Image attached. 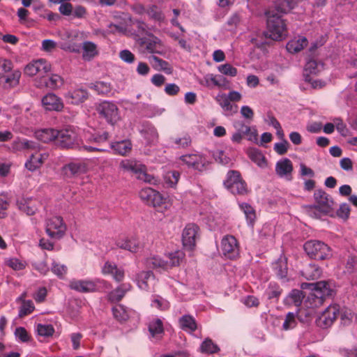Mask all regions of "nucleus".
<instances>
[{
    "label": "nucleus",
    "mask_w": 357,
    "mask_h": 357,
    "mask_svg": "<svg viewBox=\"0 0 357 357\" xmlns=\"http://www.w3.org/2000/svg\"><path fill=\"white\" fill-rule=\"evenodd\" d=\"M51 69L50 64L45 59H38L27 64L24 68V73L29 76L37 74L43 76Z\"/></svg>",
    "instance_id": "dca6fc26"
},
{
    "label": "nucleus",
    "mask_w": 357,
    "mask_h": 357,
    "mask_svg": "<svg viewBox=\"0 0 357 357\" xmlns=\"http://www.w3.org/2000/svg\"><path fill=\"white\" fill-rule=\"evenodd\" d=\"M58 130L52 128H45L38 130L35 132L37 139L44 143L54 141L56 144Z\"/></svg>",
    "instance_id": "cd10ccee"
},
{
    "label": "nucleus",
    "mask_w": 357,
    "mask_h": 357,
    "mask_svg": "<svg viewBox=\"0 0 357 357\" xmlns=\"http://www.w3.org/2000/svg\"><path fill=\"white\" fill-rule=\"evenodd\" d=\"M297 325L296 314L294 312H288L286 315L282 328L284 331L293 329Z\"/></svg>",
    "instance_id": "bf43d9fd"
},
{
    "label": "nucleus",
    "mask_w": 357,
    "mask_h": 357,
    "mask_svg": "<svg viewBox=\"0 0 357 357\" xmlns=\"http://www.w3.org/2000/svg\"><path fill=\"white\" fill-rule=\"evenodd\" d=\"M96 287L95 281L91 280H72L69 283L71 289L81 293L93 292Z\"/></svg>",
    "instance_id": "6ab92c4d"
},
{
    "label": "nucleus",
    "mask_w": 357,
    "mask_h": 357,
    "mask_svg": "<svg viewBox=\"0 0 357 357\" xmlns=\"http://www.w3.org/2000/svg\"><path fill=\"white\" fill-rule=\"evenodd\" d=\"M168 261V268L173 266H178L183 258V254L181 252L177 251L170 253Z\"/></svg>",
    "instance_id": "052dcab7"
},
{
    "label": "nucleus",
    "mask_w": 357,
    "mask_h": 357,
    "mask_svg": "<svg viewBox=\"0 0 357 357\" xmlns=\"http://www.w3.org/2000/svg\"><path fill=\"white\" fill-rule=\"evenodd\" d=\"M86 165L82 162H71L63 167L64 174L68 177L77 176L86 173Z\"/></svg>",
    "instance_id": "412c9836"
},
{
    "label": "nucleus",
    "mask_w": 357,
    "mask_h": 357,
    "mask_svg": "<svg viewBox=\"0 0 357 357\" xmlns=\"http://www.w3.org/2000/svg\"><path fill=\"white\" fill-rule=\"evenodd\" d=\"M96 111L99 116L107 123L114 126L121 119L120 112L117 105L111 101H102L98 104Z\"/></svg>",
    "instance_id": "0eeeda50"
},
{
    "label": "nucleus",
    "mask_w": 357,
    "mask_h": 357,
    "mask_svg": "<svg viewBox=\"0 0 357 357\" xmlns=\"http://www.w3.org/2000/svg\"><path fill=\"white\" fill-rule=\"evenodd\" d=\"M221 249L223 255L231 259L236 258L239 255L238 241L232 235H226L222 238Z\"/></svg>",
    "instance_id": "f8f14e48"
},
{
    "label": "nucleus",
    "mask_w": 357,
    "mask_h": 357,
    "mask_svg": "<svg viewBox=\"0 0 357 357\" xmlns=\"http://www.w3.org/2000/svg\"><path fill=\"white\" fill-rule=\"evenodd\" d=\"M9 207V202L6 195H0V218H5L7 216V210Z\"/></svg>",
    "instance_id": "338daca9"
},
{
    "label": "nucleus",
    "mask_w": 357,
    "mask_h": 357,
    "mask_svg": "<svg viewBox=\"0 0 357 357\" xmlns=\"http://www.w3.org/2000/svg\"><path fill=\"white\" fill-rule=\"evenodd\" d=\"M351 208L348 204L343 203L340 204V208L337 211V215L339 218L347 220L349 217Z\"/></svg>",
    "instance_id": "774afa93"
},
{
    "label": "nucleus",
    "mask_w": 357,
    "mask_h": 357,
    "mask_svg": "<svg viewBox=\"0 0 357 357\" xmlns=\"http://www.w3.org/2000/svg\"><path fill=\"white\" fill-rule=\"evenodd\" d=\"M45 231L50 238L60 239L66 233V225L61 216H54L47 220Z\"/></svg>",
    "instance_id": "1a4fd4ad"
},
{
    "label": "nucleus",
    "mask_w": 357,
    "mask_h": 357,
    "mask_svg": "<svg viewBox=\"0 0 357 357\" xmlns=\"http://www.w3.org/2000/svg\"><path fill=\"white\" fill-rule=\"evenodd\" d=\"M219 351V347L210 338H206L200 345V351L204 354H213Z\"/></svg>",
    "instance_id": "a19ab883"
},
{
    "label": "nucleus",
    "mask_w": 357,
    "mask_h": 357,
    "mask_svg": "<svg viewBox=\"0 0 357 357\" xmlns=\"http://www.w3.org/2000/svg\"><path fill=\"white\" fill-rule=\"evenodd\" d=\"M239 207L245 214L248 223L252 225L256 219L255 210L247 203L239 204Z\"/></svg>",
    "instance_id": "49530a36"
},
{
    "label": "nucleus",
    "mask_w": 357,
    "mask_h": 357,
    "mask_svg": "<svg viewBox=\"0 0 357 357\" xmlns=\"http://www.w3.org/2000/svg\"><path fill=\"white\" fill-rule=\"evenodd\" d=\"M340 314V306L337 304L329 305L317 319V325L322 328L331 327Z\"/></svg>",
    "instance_id": "9d476101"
},
{
    "label": "nucleus",
    "mask_w": 357,
    "mask_h": 357,
    "mask_svg": "<svg viewBox=\"0 0 357 357\" xmlns=\"http://www.w3.org/2000/svg\"><path fill=\"white\" fill-rule=\"evenodd\" d=\"M17 206L21 211L25 213L28 215H32L36 211V208L31 201L22 200L17 202Z\"/></svg>",
    "instance_id": "864d4df0"
},
{
    "label": "nucleus",
    "mask_w": 357,
    "mask_h": 357,
    "mask_svg": "<svg viewBox=\"0 0 357 357\" xmlns=\"http://www.w3.org/2000/svg\"><path fill=\"white\" fill-rule=\"evenodd\" d=\"M303 248L307 256L315 260H324L331 255L330 247L321 241H307L304 243Z\"/></svg>",
    "instance_id": "20e7f679"
},
{
    "label": "nucleus",
    "mask_w": 357,
    "mask_h": 357,
    "mask_svg": "<svg viewBox=\"0 0 357 357\" xmlns=\"http://www.w3.org/2000/svg\"><path fill=\"white\" fill-rule=\"evenodd\" d=\"M81 45L74 43L73 40L65 42L61 45V49L70 52L79 53L81 50Z\"/></svg>",
    "instance_id": "69168bd1"
},
{
    "label": "nucleus",
    "mask_w": 357,
    "mask_h": 357,
    "mask_svg": "<svg viewBox=\"0 0 357 357\" xmlns=\"http://www.w3.org/2000/svg\"><path fill=\"white\" fill-rule=\"evenodd\" d=\"M137 285L144 291H150L155 283V278L151 271H143L137 275Z\"/></svg>",
    "instance_id": "b1692460"
},
{
    "label": "nucleus",
    "mask_w": 357,
    "mask_h": 357,
    "mask_svg": "<svg viewBox=\"0 0 357 357\" xmlns=\"http://www.w3.org/2000/svg\"><path fill=\"white\" fill-rule=\"evenodd\" d=\"M140 43L147 52L163 55L165 53L162 41L153 34L149 35L140 39Z\"/></svg>",
    "instance_id": "4468645a"
},
{
    "label": "nucleus",
    "mask_w": 357,
    "mask_h": 357,
    "mask_svg": "<svg viewBox=\"0 0 357 357\" xmlns=\"http://www.w3.org/2000/svg\"><path fill=\"white\" fill-rule=\"evenodd\" d=\"M36 143L27 139H17L13 142V148L17 151H31L37 148Z\"/></svg>",
    "instance_id": "4c0bfd02"
},
{
    "label": "nucleus",
    "mask_w": 357,
    "mask_h": 357,
    "mask_svg": "<svg viewBox=\"0 0 357 357\" xmlns=\"http://www.w3.org/2000/svg\"><path fill=\"white\" fill-rule=\"evenodd\" d=\"M131 289V285L129 283H123L117 288L112 291L108 294V300L112 303H116L121 301L126 294Z\"/></svg>",
    "instance_id": "c85d7f7f"
},
{
    "label": "nucleus",
    "mask_w": 357,
    "mask_h": 357,
    "mask_svg": "<svg viewBox=\"0 0 357 357\" xmlns=\"http://www.w3.org/2000/svg\"><path fill=\"white\" fill-rule=\"evenodd\" d=\"M308 287L310 292L306 291L304 301L305 305L307 308H316L321 306L325 299L332 295L333 290L326 281H319L316 283H304L302 287Z\"/></svg>",
    "instance_id": "f257e3e1"
},
{
    "label": "nucleus",
    "mask_w": 357,
    "mask_h": 357,
    "mask_svg": "<svg viewBox=\"0 0 357 357\" xmlns=\"http://www.w3.org/2000/svg\"><path fill=\"white\" fill-rule=\"evenodd\" d=\"M322 65L313 59H309L305 66L303 77L306 82L312 81L311 75H317L321 70Z\"/></svg>",
    "instance_id": "bb28decb"
},
{
    "label": "nucleus",
    "mask_w": 357,
    "mask_h": 357,
    "mask_svg": "<svg viewBox=\"0 0 357 357\" xmlns=\"http://www.w3.org/2000/svg\"><path fill=\"white\" fill-rule=\"evenodd\" d=\"M44 107L47 110L61 111L63 107L61 100L54 93H48L42 99Z\"/></svg>",
    "instance_id": "5701e85b"
},
{
    "label": "nucleus",
    "mask_w": 357,
    "mask_h": 357,
    "mask_svg": "<svg viewBox=\"0 0 357 357\" xmlns=\"http://www.w3.org/2000/svg\"><path fill=\"white\" fill-rule=\"evenodd\" d=\"M114 151L121 155H126L132 150V143L129 140H123L112 143L110 145Z\"/></svg>",
    "instance_id": "72a5a7b5"
},
{
    "label": "nucleus",
    "mask_w": 357,
    "mask_h": 357,
    "mask_svg": "<svg viewBox=\"0 0 357 357\" xmlns=\"http://www.w3.org/2000/svg\"><path fill=\"white\" fill-rule=\"evenodd\" d=\"M267 33L274 40H282L287 36L286 24L281 16L267 13Z\"/></svg>",
    "instance_id": "f03ea898"
},
{
    "label": "nucleus",
    "mask_w": 357,
    "mask_h": 357,
    "mask_svg": "<svg viewBox=\"0 0 357 357\" xmlns=\"http://www.w3.org/2000/svg\"><path fill=\"white\" fill-rule=\"evenodd\" d=\"M38 335L45 337H52L54 333V328L51 324H38L36 326Z\"/></svg>",
    "instance_id": "3c124183"
},
{
    "label": "nucleus",
    "mask_w": 357,
    "mask_h": 357,
    "mask_svg": "<svg viewBox=\"0 0 357 357\" xmlns=\"http://www.w3.org/2000/svg\"><path fill=\"white\" fill-rule=\"evenodd\" d=\"M180 327L182 330L188 333H193L197 328V324L195 318L191 315H183L179 319Z\"/></svg>",
    "instance_id": "473e14b6"
},
{
    "label": "nucleus",
    "mask_w": 357,
    "mask_h": 357,
    "mask_svg": "<svg viewBox=\"0 0 357 357\" xmlns=\"http://www.w3.org/2000/svg\"><path fill=\"white\" fill-rule=\"evenodd\" d=\"M233 126L235 130L242 133L248 140L257 142L258 133L255 127L250 126L242 120L235 121Z\"/></svg>",
    "instance_id": "a211bd4d"
},
{
    "label": "nucleus",
    "mask_w": 357,
    "mask_h": 357,
    "mask_svg": "<svg viewBox=\"0 0 357 357\" xmlns=\"http://www.w3.org/2000/svg\"><path fill=\"white\" fill-rule=\"evenodd\" d=\"M151 306L160 310H166L169 307V303L160 296L155 295L153 296Z\"/></svg>",
    "instance_id": "5fc2aeb1"
},
{
    "label": "nucleus",
    "mask_w": 357,
    "mask_h": 357,
    "mask_svg": "<svg viewBox=\"0 0 357 357\" xmlns=\"http://www.w3.org/2000/svg\"><path fill=\"white\" fill-rule=\"evenodd\" d=\"M146 13L148 14L150 18L155 21L162 22L164 20V15L162 14L160 9L156 6H150L147 9Z\"/></svg>",
    "instance_id": "6e6d98bb"
},
{
    "label": "nucleus",
    "mask_w": 357,
    "mask_h": 357,
    "mask_svg": "<svg viewBox=\"0 0 357 357\" xmlns=\"http://www.w3.org/2000/svg\"><path fill=\"white\" fill-rule=\"evenodd\" d=\"M116 245L118 248L128 250L131 252H137L140 248V243L135 238H124L119 239Z\"/></svg>",
    "instance_id": "a878e982"
},
{
    "label": "nucleus",
    "mask_w": 357,
    "mask_h": 357,
    "mask_svg": "<svg viewBox=\"0 0 357 357\" xmlns=\"http://www.w3.org/2000/svg\"><path fill=\"white\" fill-rule=\"evenodd\" d=\"M36 149H31L29 159L26 162L25 167L31 172L39 169L50 156L49 151L36 143Z\"/></svg>",
    "instance_id": "6e6552de"
},
{
    "label": "nucleus",
    "mask_w": 357,
    "mask_h": 357,
    "mask_svg": "<svg viewBox=\"0 0 357 357\" xmlns=\"http://www.w3.org/2000/svg\"><path fill=\"white\" fill-rule=\"evenodd\" d=\"M152 67L158 71H163L167 75L173 72V68L169 62L165 61L156 56H151L149 58Z\"/></svg>",
    "instance_id": "7c9ffc66"
},
{
    "label": "nucleus",
    "mask_w": 357,
    "mask_h": 357,
    "mask_svg": "<svg viewBox=\"0 0 357 357\" xmlns=\"http://www.w3.org/2000/svg\"><path fill=\"white\" fill-rule=\"evenodd\" d=\"M302 273L306 279L315 280L320 276L321 271L317 265L310 264L304 268Z\"/></svg>",
    "instance_id": "79ce46f5"
},
{
    "label": "nucleus",
    "mask_w": 357,
    "mask_h": 357,
    "mask_svg": "<svg viewBox=\"0 0 357 357\" xmlns=\"http://www.w3.org/2000/svg\"><path fill=\"white\" fill-rule=\"evenodd\" d=\"M314 197L316 202L314 208L324 214H327L331 211L333 202L329 199L328 195L326 192L317 190L314 193Z\"/></svg>",
    "instance_id": "2eb2a0df"
},
{
    "label": "nucleus",
    "mask_w": 357,
    "mask_h": 357,
    "mask_svg": "<svg viewBox=\"0 0 357 357\" xmlns=\"http://www.w3.org/2000/svg\"><path fill=\"white\" fill-rule=\"evenodd\" d=\"M89 88L96 91L99 95L109 96L112 91L110 83L102 81L91 83Z\"/></svg>",
    "instance_id": "e433bc0d"
},
{
    "label": "nucleus",
    "mask_w": 357,
    "mask_h": 357,
    "mask_svg": "<svg viewBox=\"0 0 357 357\" xmlns=\"http://www.w3.org/2000/svg\"><path fill=\"white\" fill-rule=\"evenodd\" d=\"M112 314L114 319L120 323L126 321L129 315L126 307L122 305H117L112 307Z\"/></svg>",
    "instance_id": "c03bdc74"
},
{
    "label": "nucleus",
    "mask_w": 357,
    "mask_h": 357,
    "mask_svg": "<svg viewBox=\"0 0 357 357\" xmlns=\"http://www.w3.org/2000/svg\"><path fill=\"white\" fill-rule=\"evenodd\" d=\"M224 186L233 195H245L248 193V187L241 173L236 170H229L224 181Z\"/></svg>",
    "instance_id": "423d86ee"
},
{
    "label": "nucleus",
    "mask_w": 357,
    "mask_h": 357,
    "mask_svg": "<svg viewBox=\"0 0 357 357\" xmlns=\"http://www.w3.org/2000/svg\"><path fill=\"white\" fill-rule=\"evenodd\" d=\"M24 296V294H22L19 300L22 301V305L20 308L19 311V317L22 318L25 316H27L32 313L35 309L34 304L32 301L31 300H24L23 299V297Z\"/></svg>",
    "instance_id": "ea45409f"
},
{
    "label": "nucleus",
    "mask_w": 357,
    "mask_h": 357,
    "mask_svg": "<svg viewBox=\"0 0 357 357\" xmlns=\"http://www.w3.org/2000/svg\"><path fill=\"white\" fill-rule=\"evenodd\" d=\"M89 97V91L83 87H78L69 91L64 95L67 103L76 105L83 103L88 100Z\"/></svg>",
    "instance_id": "f3484780"
},
{
    "label": "nucleus",
    "mask_w": 357,
    "mask_h": 357,
    "mask_svg": "<svg viewBox=\"0 0 357 357\" xmlns=\"http://www.w3.org/2000/svg\"><path fill=\"white\" fill-rule=\"evenodd\" d=\"M147 265L152 268L168 269V261L161 259L160 257L154 256L147 259Z\"/></svg>",
    "instance_id": "de8ad7c7"
},
{
    "label": "nucleus",
    "mask_w": 357,
    "mask_h": 357,
    "mask_svg": "<svg viewBox=\"0 0 357 357\" xmlns=\"http://www.w3.org/2000/svg\"><path fill=\"white\" fill-rule=\"evenodd\" d=\"M102 272L105 275H111L117 282L123 281L125 277V272L122 268H119L115 264L109 261L104 264Z\"/></svg>",
    "instance_id": "4be33fe9"
},
{
    "label": "nucleus",
    "mask_w": 357,
    "mask_h": 357,
    "mask_svg": "<svg viewBox=\"0 0 357 357\" xmlns=\"http://www.w3.org/2000/svg\"><path fill=\"white\" fill-rule=\"evenodd\" d=\"M149 331L151 337L160 339L164 334L163 323L160 319H154L149 324Z\"/></svg>",
    "instance_id": "2f4dec72"
},
{
    "label": "nucleus",
    "mask_w": 357,
    "mask_h": 357,
    "mask_svg": "<svg viewBox=\"0 0 357 357\" xmlns=\"http://www.w3.org/2000/svg\"><path fill=\"white\" fill-rule=\"evenodd\" d=\"M51 270L59 278L63 279L67 273L68 268L63 264L54 261Z\"/></svg>",
    "instance_id": "680f3d73"
},
{
    "label": "nucleus",
    "mask_w": 357,
    "mask_h": 357,
    "mask_svg": "<svg viewBox=\"0 0 357 357\" xmlns=\"http://www.w3.org/2000/svg\"><path fill=\"white\" fill-rule=\"evenodd\" d=\"M250 159L259 167L264 168L267 166V161L265 156L257 149H251L248 152Z\"/></svg>",
    "instance_id": "58836bf2"
},
{
    "label": "nucleus",
    "mask_w": 357,
    "mask_h": 357,
    "mask_svg": "<svg viewBox=\"0 0 357 357\" xmlns=\"http://www.w3.org/2000/svg\"><path fill=\"white\" fill-rule=\"evenodd\" d=\"M272 269L278 278L285 280L288 273L287 259L284 256H280L277 261L273 263Z\"/></svg>",
    "instance_id": "393cba45"
},
{
    "label": "nucleus",
    "mask_w": 357,
    "mask_h": 357,
    "mask_svg": "<svg viewBox=\"0 0 357 357\" xmlns=\"http://www.w3.org/2000/svg\"><path fill=\"white\" fill-rule=\"evenodd\" d=\"M192 139L188 134L184 133L169 139V144L176 149H185L191 145Z\"/></svg>",
    "instance_id": "c756f323"
},
{
    "label": "nucleus",
    "mask_w": 357,
    "mask_h": 357,
    "mask_svg": "<svg viewBox=\"0 0 357 357\" xmlns=\"http://www.w3.org/2000/svg\"><path fill=\"white\" fill-rule=\"evenodd\" d=\"M21 77V73L19 70H15L6 77H3L5 79L4 87H14L19 84Z\"/></svg>",
    "instance_id": "603ef678"
},
{
    "label": "nucleus",
    "mask_w": 357,
    "mask_h": 357,
    "mask_svg": "<svg viewBox=\"0 0 357 357\" xmlns=\"http://www.w3.org/2000/svg\"><path fill=\"white\" fill-rule=\"evenodd\" d=\"M142 133L146 142L150 145L154 144L158 140V134L153 126H146L142 130Z\"/></svg>",
    "instance_id": "37998d69"
},
{
    "label": "nucleus",
    "mask_w": 357,
    "mask_h": 357,
    "mask_svg": "<svg viewBox=\"0 0 357 357\" xmlns=\"http://www.w3.org/2000/svg\"><path fill=\"white\" fill-rule=\"evenodd\" d=\"M275 170L279 177L291 180L293 172L292 162L289 158L282 159L276 162Z\"/></svg>",
    "instance_id": "aec40b11"
},
{
    "label": "nucleus",
    "mask_w": 357,
    "mask_h": 357,
    "mask_svg": "<svg viewBox=\"0 0 357 357\" xmlns=\"http://www.w3.org/2000/svg\"><path fill=\"white\" fill-rule=\"evenodd\" d=\"M120 167L124 171L131 172L132 173H138L142 171V166L137 165L135 161L130 160H123L120 163Z\"/></svg>",
    "instance_id": "09e8293b"
},
{
    "label": "nucleus",
    "mask_w": 357,
    "mask_h": 357,
    "mask_svg": "<svg viewBox=\"0 0 357 357\" xmlns=\"http://www.w3.org/2000/svg\"><path fill=\"white\" fill-rule=\"evenodd\" d=\"M180 178L178 171H169L164 175V183L167 188H175Z\"/></svg>",
    "instance_id": "a18cd8bd"
},
{
    "label": "nucleus",
    "mask_w": 357,
    "mask_h": 357,
    "mask_svg": "<svg viewBox=\"0 0 357 357\" xmlns=\"http://www.w3.org/2000/svg\"><path fill=\"white\" fill-rule=\"evenodd\" d=\"M199 227L194 223H189L185 227L182 233V242L185 249L191 250L195 248L199 237Z\"/></svg>",
    "instance_id": "ddd939ff"
},
{
    "label": "nucleus",
    "mask_w": 357,
    "mask_h": 357,
    "mask_svg": "<svg viewBox=\"0 0 357 357\" xmlns=\"http://www.w3.org/2000/svg\"><path fill=\"white\" fill-rule=\"evenodd\" d=\"M139 197L147 205L153 206L158 212L163 213L170 207V204L167 199L159 192L151 188L142 189Z\"/></svg>",
    "instance_id": "7ed1b4c3"
},
{
    "label": "nucleus",
    "mask_w": 357,
    "mask_h": 357,
    "mask_svg": "<svg viewBox=\"0 0 357 357\" xmlns=\"http://www.w3.org/2000/svg\"><path fill=\"white\" fill-rule=\"evenodd\" d=\"M308 44L305 37H301L297 40H291L287 44V50L290 53H297L301 51Z\"/></svg>",
    "instance_id": "c9c22d12"
},
{
    "label": "nucleus",
    "mask_w": 357,
    "mask_h": 357,
    "mask_svg": "<svg viewBox=\"0 0 357 357\" xmlns=\"http://www.w3.org/2000/svg\"><path fill=\"white\" fill-rule=\"evenodd\" d=\"M179 160L188 167L199 172L205 170L208 165L206 158L203 155L199 153L183 155L179 158Z\"/></svg>",
    "instance_id": "9b49d317"
},
{
    "label": "nucleus",
    "mask_w": 357,
    "mask_h": 357,
    "mask_svg": "<svg viewBox=\"0 0 357 357\" xmlns=\"http://www.w3.org/2000/svg\"><path fill=\"white\" fill-rule=\"evenodd\" d=\"M294 0H280L277 4V10L280 13H287L294 8Z\"/></svg>",
    "instance_id": "4d7b16f0"
},
{
    "label": "nucleus",
    "mask_w": 357,
    "mask_h": 357,
    "mask_svg": "<svg viewBox=\"0 0 357 357\" xmlns=\"http://www.w3.org/2000/svg\"><path fill=\"white\" fill-rule=\"evenodd\" d=\"M218 70L223 75L230 77H235L237 75V69L229 63L220 65L218 67Z\"/></svg>",
    "instance_id": "0e129e2a"
},
{
    "label": "nucleus",
    "mask_w": 357,
    "mask_h": 357,
    "mask_svg": "<svg viewBox=\"0 0 357 357\" xmlns=\"http://www.w3.org/2000/svg\"><path fill=\"white\" fill-rule=\"evenodd\" d=\"M82 57L86 61H90L98 54L97 45L91 41H85L82 45Z\"/></svg>",
    "instance_id": "f704fd0d"
},
{
    "label": "nucleus",
    "mask_w": 357,
    "mask_h": 357,
    "mask_svg": "<svg viewBox=\"0 0 357 357\" xmlns=\"http://www.w3.org/2000/svg\"><path fill=\"white\" fill-rule=\"evenodd\" d=\"M306 291L298 289H293L289 294V298L296 306L301 304L303 298H305Z\"/></svg>",
    "instance_id": "13d9d810"
},
{
    "label": "nucleus",
    "mask_w": 357,
    "mask_h": 357,
    "mask_svg": "<svg viewBox=\"0 0 357 357\" xmlns=\"http://www.w3.org/2000/svg\"><path fill=\"white\" fill-rule=\"evenodd\" d=\"M5 263L14 271H21L25 268V263L17 258L6 259Z\"/></svg>",
    "instance_id": "e2e57ef3"
},
{
    "label": "nucleus",
    "mask_w": 357,
    "mask_h": 357,
    "mask_svg": "<svg viewBox=\"0 0 357 357\" xmlns=\"http://www.w3.org/2000/svg\"><path fill=\"white\" fill-rule=\"evenodd\" d=\"M282 293V289L275 283H270L268 289L265 291V294L268 299L278 300Z\"/></svg>",
    "instance_id": "8fccbe9b"
},
{
    "label": "nucleus",
    "mask_w": 357,
    "mask_h": 357,
    "mask_svg": "<svg viewBox=\"0 0 357 357\" xmlns=\"http://www.w3.org/2000/svg\"><path fill=\"white\" fill-rule=\"evenodd\" d=\"M82 139L79 138L76 130L69 127L58 130L56 145L63 149H77L81 148Z\"/></svg>",
    "instance_id": "39448f33"
}]
</instances>
